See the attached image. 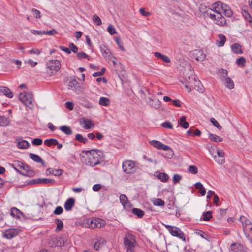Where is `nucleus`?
<instances>
[{"instance_id":"63","label":"nucleus","mask_w":252,"mask_h":252,"mask_svg":"<svg viewBox=\"0 0 252 252\" xmlns=\"http://www.w3.org/2000/svg\"><path fill=\"white\" fill-rule=\"evenodd\" d=\"M69 48L70 50H72L74 53H77L78 51L77 47L72 43H71L69 44Z\"/></svg>"},{"instance_id":"43","label":"nucleus","mask_w":252,"mask_h":252,"mask_svg":"<svg viewBox=\"0 0 252 252\" xmlns=\"http://www.w3.org/2000/svg\"><path fill=\"white\" fill-rule=\"evenodd\" d=\"M55 222L57 225L56 231L61 230L63 227V224L62 220L59 219H56L55 220Z\"/></svg>"},{"instance_id":"45","label":"nucleus","mask_w":252,"mask_h":252,"mask_svg":"<svg viewBox=\"0 0 252 252\" xmlns=\"http://www.w3.org/2000/svg\"><path fill=\"white\" fill-rule=\"evenodd\" d=\"M75 139L77 141H78L81 143H83L84 144H86L88 142V139L87 138L83 137L82 135H81L80 134H77L76 135Z\"/></svg>"},{"instance_id":"54","label":"nucleus","mask_w":252,"mask_h":252,"mask_svg":"<svg viewBox=\"0 0 252 252\" xmlns=\"http://www.w3.org/2000/svg\"><path fill=\"white\" fill-rule=\"evenodd\" d=\"M57 34V32L55 29H52L51 30L47 31H44V35H50V36L55 35Z\"/></svg>"},{"instance_id":"19","label":"nucleus","mask_w":252,"mask_h":252,"mask_svg":"<svg viewBox=\"0 0 252 252\" xmlns=\"http://www.w3.org/2000/svg\"><path fill=\"white\" fill-rule=\"evenodd\" d=\"M155 175L162 182H167L169 179L168 175L166 173L163 172L157 171L155 172Z\"/></svg>"},{"instance_id":"32","label":"nucleus","mask_w":252,"mask_h":252,"mask_svg":"<svg viewBox=\"0 0 252 252\" xmlns=\"http://www.w3.org/2000/svg\"><path fill=\"white\" fill-rule=\"evenodd\" d=\"M34 183H39V184H49L51 183L54 182L53 180H50L47 178H43V179H37L33 180Z\"/></svg>"},{"instance_id":"23","label":"nucleus","mask_w":252,"mask_h":252,"mask_svg":"<svg viewBox=\"0 0 252 252\" xmlns=\"http://www.w3.org/2000/svg\"><path fill=\"white\" fill-rule=\"evenodd\" d=\"M75 200L72 198L68 199L64 203V208L66 211H70L72 209L74 205Z\"/></svg>"},{"instance_id":"13","label":"nucleus","mask_w":252,"mask_h":252,"mask_svg":"<svg viewBox=\"0 0 252 252\" xmlns=\"http://www.w3.org/2000/svg\"><path fill=\"white\" fill-rule=\"evenodd\" d=\"M20 231L18 228L9 229L3 233V236L5 238L10 239L17 235Z\"/></svg>"},{"instance_id":"16","label":"nucleus","mask_w":252,"mask_h":252,"mask_svg":"<svg viewBox=\"0 0 252 252\" xmlns=\"http://www.w3.org/2000/svg\"><path fill=\"white\" fill-rule=\"evenodd\" d=\"M81 124H84L83 128L85 129H89L94 126V124L92 121L85 118H82L80 121Z\"/></svg>"},{"instance_id":"4","label":"nucleus","mask_w":252,"mask_h":252,"mask_svg":"<svg viewBox=\"0 0 252 252\" xmlns=\"http://www.w3.org/2000/svg\"><path fill=\"white\" fill-rule=\"evenodd\" d=\"M214 12L217 13H223L226 16L231 17L232 15V11L228 5L223 4L221 1H218L212 5Z\"/></svg>"},{"instance_id":"53","label":"nucleus","mask_w":252,"mask_h":252,"mask_svg":"<svg viewBox=\"0 0 252 252\" xmlns=\"http://www.w3.org/2000/svg\"><path fill=\"white\" fill-rule=\"evenodd\" d=\"M203 216V220L205 221H208L212 218L211 212L210 211L204 213Z\"/></svg>"},{"instance_id":"58","label":"nucleus","mask_w":252,"mask_h":252,"mask_svg":"<svg viewBox=\"0 0 252 252\" xmlns=\"http://www.w3.org/2000/svg\"><path fill=\"white\" fill-rule=\"evenodd\" d=\"M115 41L117 43V44L118 46H119V47L122 51H124L125 50L124 47H123V46H122L121 45V40L120 37H119V36L116 37H115Z\"/></svg>"},{"instance_id":"33","label":"nucleus","mask_w":252,"mask_h":252,"mask_svg":"<svg viewBox=\"0 0 252 252\" xmlns=\"http://www.w3.org/2000/svg\"><path fill=\"white\" fill-rule=\"evenodd\" d=\"M190 71L191 72L190 76L185 75L184 79L185 80V77H186L188 81H191V82H192V83L194 84H199L200 83V82L199 81L196 80L194 76L192 75V72H191V70H190Z\"/></svg>"},{"instance_id":"18","label":"nucleus","mask_w":252,"mask_h":252,"mask_svg":"<svg viewBox=\"0 0 252 252\" xmlns=\"http://www.w3.org/2000/svg\"><path fill=\"white\" fill-rule=\"evenodd\" d=\"M106 241L102 238H97L94 246V249L96 250H98L106 244Z\"/></svg>"},{"instance_id":"24","label":"nucleus","mask_w":252,"mask_h":252,"mask_svg":"<svg viewBox=\"0 0 252 252\" xmlns=\"http://www.w3.org/2000/svg\"><path fill=\"white\" fill-rule=\"evenodd\" d=\"M186 117L184 116H182L181 117L180 119L178 121V124L183 128L187 129L189 126V123L187 122L186 121Z\"/></svg>"},{"instance_id":"46","label":"nucleus","mask_w":252,"mask_h":252,"mask_svg":"<svg viewBox=\"0 0 252 252\" xmlns=\"http://www.w3.org/2000/svg\"><path fill=\"white\" fill-rule=\"evenodd\" d=\"M119 198L120 202L122 204V205L124 206H125V205L126 204L128 201V199L126 196L124 194H121Z\"/></svg>"},{"instance_id":"51","label":"nucleus","mask_w":252,"mask_h":252,"mask_svg":"<svg viewBox=\"0 0 252 252\" xmlns=\"http://www.w3.org/2000/svg\"><path fill=\"white\" fill-rule=\"evenodd\" d=\"M210 122L212 123V124L216 127L219 129H221L222 128L221 126L219 124L217 121L214 118H211L210 119Z\"/></svg>"},{"instance_id":"17","label":"nucleus","mask_w":252,"mask_h":252,"mask_svg":"<svg viewBox=\"0 0 252 252\" xmlns=\"http://www.w3.org/2000/svg\"><path fill=\"white\" fill-rule=\"evenodd\" d=\"M0 94H3L8 98H12L13 97V93L11 90L3 86H0Z\"/></svg>"},{"instance_id":"36","label":"nucleus","mask_w":252,"mask_h":252,"mask_svg":"<svg viewBox=\"0 0 252 252\" xmlns=\"http://www.w3.org/2000/svg\"><path fill=\"white\" fill-rule=\"evenodd\" d=\"M9 124V119L4 116H0V126H5Z\"/></svg>"},{"instance_id":"9","label":"nucleus","mask_w":252,"mask_h":252,"mask_svg":"<svg viewBox=\"0 0 252 252\" xmlns=\"http://www.w3.org/2000/svg\"><path fill=\"white\" fill-rule=\"evenodd\" d=\"M122 168L125 173L127 174H132L136 170V167L135 163L131 160H126L122 164Z\"/></svg>"},{"instance_id":"29","label":"nucleus","mask_w":252,"mask_h":252,"mask_svg":"<svg viewBox=\"0 0 252 252\" xmlns=\"http://www.w3.org/2000/svg\"><path fill=\"white\" fill-rule=\"evenodd\" d=\"M44 143L46 146L51 147L52 146H56L58 144V141L56 139L51 138L45 140Z\"/></svg>"},{"instance_id":"25","label":"nucleus","mask_w":252,"mask_h":252,"mask_svg":"<svg viewBox=\"0 0 252 252\" xmlns=\"http://www.w3.org/2000/svg\"><path fill=\"white\" fill-rule=\"evenodd\" d=\"M10 214L13 217L19 219L20 218V215H23V213L17 208L13 207L11 209Z\"/></svg>"},{"instance_id":"31","label":"nucleus","mask_w":252,"mask_h":252,"mask_svg":"<svg viewBox=\"0 0 252 252\" xmlns=\"http://www.w3.org/2000/svg\"><path fill=\"white\" fill-rule=\"evenodd\" d=\"M99 104L101 106H108L110 105V101L107 97H101L100 98Z\"/></svg>"},{"instance_id":"41","label":"nucleus","mask_w":252,"mask_h":252,"mask_svg":"<svg viewBox=\"0 0 252 252\" xmlns=\"http://www.w3.org/2000/svg\"><path fill=\"white\" fill-rule=\"evenodd\" d=\"M209 137L211 140H212L216 142H221L222 141V138L220 137V136H219L218 135H215L213 134L209 133Z\"/></svg>"},{"instance_id":"47","label":"nucleus","mask_w":252,"mask_h":252,"mask_svg":"<svg viewBox=\"0 0 252 252\" xmlns=\"http://www.w3.org/2000/svg\"><path fill=\"white\" fill-rule=\"evenodd\" d=\"M151 105L155 109H158L161 106V102L158 99H156L153 100Z\"/></svg>"},{"instance_id":"44","label":"nucleus","mask_w":252,"mask_h":252,"mask_svg":"<svg viewBox=\"0 0 252 252\" xmlns=\"http://www.w3.org/2000/svg\"><path fill=\"white\" fill-rule=\"evenodd\" d=\"M246 60L244 57H241L236 61V64L240 67H243L245 65Z\"/></svg>"},{"instance_id":"57","label":"nucleus","mask_w":252,"mask_h":252,"mask_svg":"<svg viewBox=\"0 0 252 252\" xmlns=\"http://www.w3.org/2000/svg\"><path fill=\"white\" fill-rule=\"evenodd\" d=\"M28 53L30 54H34L39 55L41 53V50L37 48H33L31 50H29L28 51Z\"/></svg>"},{"instance_id":"5","label":"nucleus","mask_w":252,"mask_h":252,"mask_svg":"<svg viewBox=\"0 0 252 252\" xmlns=\"http://www.w3.org/2000/svg\"><path fill=\"white\" fill-rule=\"evenodd\" d=\"M239 220L242 224L243 231L246 236L250 239H252V224L250 220L243 216L240 217Z\"/></svg>"},{"instance_id":"49","label":"nucleus","mask_w":252,"mask_h":252,"mask_svg":"<svg viewBox=\"0 0 252 252\" xmlns=\"http://www.w3.org/2000/svg\"><path fill=\"white\" fill-rule=\"evenodd\" d=\"M108 32L111 35H114L117 33L116 30L114 27L112 25H109L107 28Z\"/></svg>"},{"instance_id":"34","label":"nucleus","mask_w":252,"mask_h":252,"mask_svg":"<svg viewBox=\"0 0 252 252\" xmlns=\"http://www.w3.org/2000/svg\"><path fill=\"white\" fill-rule=\"evenodd\" d=\"M60 130L67 135H70L72 131L70 128L67 126H63L60 127Z\"/></svg>"},{"instance_id":"37","label":"nucleus","mask_w":252,"mask_h":252,"mask_svg":"<svg viewBox=\"0 0 252 252\" xmlns=\"http://www.w3.org/2000/svg\"><path fill=\"white\" fill-rule=\"evenodd\" d=\"M69 86L72 90H75L79 87V84L76 80L72 79L69 82Z\"/></svg>"},{"instance_id":"27","label":"nucleus","mask_w":252,"mask_h":252,"mask_svg":"<svg viewBox=\"0 0 252 252\" xmlns=\"http://www.w3.org/2000/svg\"><path fill=\"white\" fill-rule=\"evenodd\" d=\"M232 50L236 54H242L243 53L241 46L237 43L233 44L231 46Z\"/></svg>"},{"instance_id":"38","label":"nucleus","mask_w":252,"mask_h":252,"mask_svg":"<svg viewBox=\"0 0 252 252\" xmlns=\"http://www.w3.org/2000/svg\"><path fill=\"white\" fill-rule=\"evenodd\" d=\"M153 204L155 206H163L165 203L163 200L160 198H154L152 200Z\"/></svg>"},{"instance_id":"8","label":"nucleus","mask_w":252,"mask_h":252,"mask_svg":"<svg viewBox=\"0 0 252 252\" xmlns=\"http://www.w3.org/2000/svg\"><path fill=\"white\" fill-rule=\"evenodd\" d=\"M170 233L173 236L177 237L183 241H186V238L184 233L178 228L168 225H164Z\"/></svg>"},{"instance_id":"28","label":"nucleus","mask_w":252,"mask_h":252,"mask_svg":"<svg viewBox=\"0 0 252 252\" xmlns=\"http://www.w3.org/2000/svg\"><path fill=\"white\" fill-rule=\"evenodd\" d=\"M30 158L33 160L34 161L38 163H43V161L42 159V158H40V156L38 155L33 154V153H30L29 154Z\"/></svg>"},{"instance_id":"42","label":"nucleus","mask_w":252,"mask_h":252,"mask_svg":"<svg viewBox=\"0 0 252 252\" xmlns=\"http://www.w3.org/2000/svg\"><path fill=\"white\" fill-rule=\"evenodd\" d=\"M168 149L163 150L167 152L164 157L168 159H171L174 156V151L169 146H168Z\"/></svg>"},{"instance_id":"14","label":"nucleus","mask_w":252,"mask_h":252,"mask_svg":"<svg viewBox=\"0 0 252 252\" xmlns=\"http://www.w3.org/2000/svg\"><path fill=\"white\" fill-rule=\"evenodd\" d=\"M150 144L155 148L159 150H164L168 149V145L162 143L159 141L153 140L150 141Z\"/></svg>"},{"instance_id":"35","label":"nucleus","mask_w":252,"mask_h":252,"mask_svg":"<svg viewBox=\"0 0 252 252\" xmlns=\"http://www.w3.org/2000/svg\"><path fill=\"white\" fill-rule=\"evenodd\" d=\"M132 212L133 214L137 216L139 218H142L144 214V212L143 211L140 209L135 208L132 209Z\"/></svg>"},{"instance_id":"7","label":"nucleus","mask_w":252,"mask_h":252,"mask_svg":"<svg viewBox=\"0 0 252 252\" xmlns=\"http://www.w3.org/2000/svg\"><path fill=\"white\" fill-rule=\"evenodd\" d=\"M124 244L126 250L135 248L137 245L135 237L130 233H126L124 238Z\"/></svg>"},{"instance_id":"15","label":"nucleus","mask_w":252,"mask_h":252,"mask_svg":"<svg viewBox=\"0 0 252 252\" xmlns=\"http://www.w3.org/2000/svg\"><path fill=\"white\" fill-rule=\"evenodd\" d=\"M230 248L233 252H247L246 248L240 243H233Z\"/></svg>"},{"instance_id":"2","label":"nucleus","mask_w":252,"mask_h":252,"mask_svg":"<svg viewBox=\"0 0 252 252\" xmlns=\"http://www.w3.org/2000/svg\"><path fill=\"white\" fill-rule=\"evenodd\" d=\"M61 67L59 60L52 59L48 61L46 63L45 73L48 76L55 75Z\"/></svg>"},{"instance_id":"26","label":"nucleus","mask_w":252,"mask_h":252,"mask_svg":"<svg viewBox=\"0 0 252 252\" xmlns=\"http://www.w3.org/2000/svg\"><path fill=\"white\" fill-rule=\"evenodd\" d=\"M218 37L219 40L216 41V44L218 47H222L226 42L225 36L223 34H219Z\"/></svg>"},{"instance_id":"40","label":"nucleus","mask_w":252,"mask_h":252,"mask_svg":"<svg viewBox=\"0 0 252 252\" xmlns=\"http://www.w3.org/2000/svg\"><path fill=\"white\" fill-rule=\"evenodd\" d=\"M225 86L229 89H232L234 88V82L230 78L227 77L226 78Z\"/></svg>"},{"instance_id":"61","label":"nucleus","mask_w":252,"mask_h":252,"mask_svg":"<svg viewBox=\"0 0 252 252\" xmlns=\"http://www.w3.org/2000/svg\"><path fill=\"white\" fill-rule=\"evenodd\" d=\"M189 171L192 174H195L198 172V169L195 166L190 165L189 167Z\"/></svg>"},{"instance_id":"10","label":"nucleus","mask_w":252,"mask_h":252,"mask_svg":"<svg viewBox=\"0 0 252 252\" xmlns=\"http://www.w3.org/2000/svg\"><path fill=\"white\" fill-rule=\"evenodd\" d=\"M222 14H223V13H210L209 17L216 24L223 26L226 24V21L225 18L222 16Z\"/></svg>"},{"instance_id":"30","label":"nucleus","mask_w":252,"mask_h":252,"mask_svg":"<svg viewBox=\"0 0 252 252\" xmlns=\"http://www.w3.org/2000/svg\"><path fill=\"white\" fill-rule=\"evenodd\" d=\"M197 84L192 83L191 81H188L187 78L185 77V87L188 90L189 92L191 90V88H195Z\"/></svg>"},{"instance_id":"59","label":"nucleus","mask_w":252,"mask_h":252,"mask_svg":"<svg viewBox=\"0 0 252 252\" xmlns=\"http://www.w3.org/2000/svg\"><path fill=\"white\" fill-rule=\"evenodd\" d=\"M25 63L29 64L32 67L35 66L38 63L37 62H34L32 59H29L26 61Z\"/></svg>"},{"instance_id":"50","label":"nucleus","mask_w":252,"mask_h":252,"mask_svg":"<svg viewBox=\"0 0 252 252\" xmlns=\"http://www.w3.org/2000/svg\"><path fill=\"white\" fill-rule=\"evenodd\" d=\"M93 21L94 22L95 24H96L97 25L99 26L101 25L102 22L100 18L99 17L96 15H94L93 17Z\"/></svg>"},{"instance_id":"21","label":"nucleus","mask_w":252,"mask_h":252,"mask_svg":"<svg viewBox=\"0 0 252 252\" xmlns=\"http://www.w3.org/2000/svg\"><path fill=\"white\" fill-rule=\"evenodd\" d=\"M194 56L196 60L198 61H203L206 57V55L203 53L202 50H197L194 53Z\"/></svg>"},{"instance_id":"56","label":"nucleus","mask_w":252,"mask_h":252,"mask_svg":"<svg viewBox=\"0 0 252 252\" xmlns=\"http://www.w3.org/2000/svg\"><path fill=\"white\" fill-rule=\"evenodd\" d=\"M32 12L33 13V16L35 18L39 19L41 17L40 12L37 9L33 8L32 9Z\"/></svg>"},{"instance_id":"20","label":"nucleus","mask_w":252,"mask_h":252,"mask_svg":"<svg viewBox=\"0 0 252 252\" xmlns=\"http://www.w3.org/2000/svg\"><path fill=\"white\" fill-rule=\"evenodd\" d=\"M100 49L101 53L105 58L109 59L111 57L110 51L105 45H101Z\"/></svg>"},{"instance_id":"39","label":"nucleus","mask_w":252,"mask_h":252,"mask_svg":"<svg viewBox=\"0 0 252 252\" xmlns=\"http://www.w3.org/2000/svg\"><path fill=\"white\" fill-rule=\"evenodd\" d=\"M29 146V143L26 140H22L17 144V147L20 149H26Z\"/></svg>"},{"instance_id":"12","label":"nucleus","mask_w":252,"mask_h":252,"mask_svg":"<svg viewBox=\"0 0 252 252\" xmlns=\"http://www.w3.org/2000/svg\"><path fill=\"white\" fill-rule=\"evenodd\" d=\"M216 155L214 156V159L219 164H223L225 163V154L224 152L217 148L216 150Z\"/></svg>"},{"instance_id":"1","label":"nucleus","mask_w":252,"mask_h":252,"mask_svg":"<svg viewBox=\"0 0 252 252\" xmlns=\"http://www.w3.org/2000/svg\"><path fill=\"white\" fill-rule=\"evenodd\" d=\"M104 157L103 152L99 150L92 149L85 151V163L87 165L94 167L100 163Z\"/></svg>"},{"instance_id":"52","label":"nucleus","mask_w":252,"mask_h":252,"mask_svg":"<svg viewBox=\"0 0 252 252\" xmlns=\"http://www.w3.org/2000/svg\"><path fill=\"white\" fill-rule=\"evenodd\" d=\"M77 57L79 59L87 58L90 60L89 56L84 52H79L77 53Z\"/></svg>"},{"instance_id":"6","label":"nucleus","mask_w":252,"mask_h":252,"mask_svg":"<svg viewBox=\"0 0 252 252\" xmlns=\"http://www.w3.org/2000/svg\"><path fill=\"white\" fill-rule=\"evenodd\" d=\"M20 100L27 107L32 109L33 107V94L31 93L23 92L19 94Z\"/></svg>"},{"instance_id":"48","label":"nucleus","mask_w":252,"mask_h":252,"mask_svg":"<svg viewBox=\"0 0 252 252\" xmlns=\"http://www.w3.org/2000/svg\"><path fill=\"white\" fill-rule=\"evenodd\" d=\"M94 218H89L86 220V224L87 226L90 228L94 229Z\"/></svg>"},{"instance_id":"11","label":"nucleus","mask_w":252,"mask_h":252,"mask_svg":"<svg viewBox=\"0 0 252 252\" xmlns=\"http://www.w3.org/2000/svg\"><path fill=\"white\" fill-rule=\"evenodd\" d=\"M48 245L51 247H61L64 245V241L61 237L52 236L48 239Z\"/></svg>"},{"instance_id":"55","label":"nucleus","mask_w":252,"mask_h":252,"mask_svg":"<svg viewBox=\"0 0 252 252\" xmlns=\"http://www.w3.org/2000/svg\"><path fill=\"white\" fill-rule=\"evenodd\" d=\"M182 177L181 175L179 174H175L173 178V182L174 184L178 183L181 179Z\"/></svg>"},{"instance_id":"3","label":"nucleus","mask_w":252,"mask_h":252,"mask_svg":"<svg viewBox=\"0 0 252 252\" xmlns=\"http://www.w3.org/2000/svg\"><path fill=\"white\" fill-rule=\"evenodd\" d=\"M12 166L17 172L24 176L32 177L34 174V171L29 166L21 162L14 161Z\"/></svg>"},{"instance_id":"62","label":"nucleus","mask_w":252,"mask_h":252,"mask_svg":"<svg viewBox=\"0 0 252 252\" xmlns=\"http://www.w3.org/2000/svg\"><path fill=\"white\" fill-rule=\"evenodd\" d=\"M32 143L33 145L39 146L42 144V140L40 138H35L32 140Z\"/></svg>"},{"instance_id":"22","label":"nucleus","mask_w":252,"mask_h":252,"mask_svg":"<svg viewBox=\"0 0 252 252\" xmlns=\"http://www.w3.org/2000/svg\"><path fill=\"white\" fill-rule=\"evenodd\" d=\"M105 221L104 220L99 219V218H94V229L96 228H101L104 226Z\"/></svg>"},{"instance_id":"64","label":"nucleus","mask_w":252,"mask_h":252,"mask_svg":"<svg viewBox=\"0 0 252 252\" xmlns=\"http://www.w3.org/2000/svg\"><path fill=\"white\" fill-rule=\"evenodd\" d=\"M162 126L166 128L172 129L173 126L172 124L169 122H165L162 124Z\"/></svg>"},{"instance_id":"60","label":"nucleus","mask_w":252,"mask_h":252,"mask_svg":"<svg viewBox=\"0 0 252 252\" xmlns=\"http://www.w3.org/2000/svg\"><path fill=\"white\" fill-rule=\"evenodd\" d=\"M63 208L61 206H57L55 208L53 213L55 215H60L63 213Z\"/></svg>"}]
</instances>
